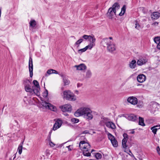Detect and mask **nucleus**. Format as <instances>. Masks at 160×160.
<instances>
[{
    "label": "nucleus",
    "instance_id": "nucleus-1",
    "mask_svg": "<svg viewBox=\"0 0 160 160\" xmlns=\"http://www.w3.org/2000/svg\"><path fill=\"white\" fill-rule=\"evenodd\" d=\"M63 98H65L71 101H74L76 98L75 96L72 92L68 90L63 92Z\"/></svg>",
    "mask_w": 160,
    "mask_h": 160
},
{
    "label": "nucleus",
    "instance_id": "nucleus-2",
    "mask_svg": "<svg viewBox=\"0 0 160 160\" xmlns=\"http://www.w3.org/2000/svg\"><path fill=\"white\" fill-rule=\"evenodd\" d=\"M24 89L25 91L28 92L30 95L36 94L37 96H39L40 95V93L38 92L32 86L31 88L30 85H25Z\"/></svg>",
    "mask_w": 160,
    "mask_h": 160
},
{
    "label": "nucleus",
    "instance_id": "nucleus-3",
    "mask_svg": "<svg viewBox=\"0 0 160 160\" xmlns=\"http://www.w3.org/2000/svg\"><path fill=\"white\" fill-rule=\"evenodd\" d=\"M160 104L155 101H152L150 102L149 105V108L152 112H154L158 109V107Z\"/></svg>",
    "mask_w": 160,
    "mask_h": 160
},
{
    "label": "nucleus",
    "instance_id": "nucleus-4",
    "mask_svg": "<svg viewBox=\"0 0 160 160\" xmlns=\"http://www.w3.org/2000/svg\"><path fill=\"white\" fill-rule=\"evenodd\" d=\"M41 104L43 107L52 111H56L57 110V108L55 106L45 101H42Z\"/></svg>",
    "mask_w": 160,
    "mask_h": 160
},
{
    "label": "nucleus",
    "instance_id": "nucleus-5",
    "mask_svg": "<svg viewBox=\"0 0 160 160\" xmlns=\"http://www.w3.org/2000/svg\"><path fill=\"white\" fill-rule=\"evenodd\" d=\"M85 114L84 117L88 120H91L93 118V116L91 114L92 111L88 108H86L85 109Z\"/></svg>",
    "mask_w": 160,
    "mask_h": 160
},
{
    "label": "nucleus",
    "instance_id": "nucleus-6",
    "mask_svg": "<svg viewBox=\"0 0 160 160\" xmlns=\"http://www.w3.org/2000/svg\"><path fill=\"white\" fill-rule=\"evenodd\" d=\"M79 147L81 149H90L91 146L89 143L84 140L81 141L79 144Z\"/></svg>",
    "mask_w": 160,
    "mask_h": 160
},
{
    "label": "nucleus",
    "instance_id": "nucleus-7",
    "mask_svg": "<svg viewBox=\"0 0 160 160\" xmlns=\"http://www.w3.org/2000/svg\"><path fill=\"white\" fill-rule=\"evenodd\" d=\"M61 110L63 112H71L72 110V107L70 104H66L60 107Z\"/></svg>",
    "mask_w": 160,
    "mask_h": 160
},
{
    "label": "nucleus",
    "instance_id": "nucleus-8",
    "mask_svg": "<svg viewBox=\"0 0 160 160\" xmlns=\"http://www.w3.org/2000/svg\"><path fill=\"white\" fill-rule=\"evenodd\" d=\"M108 136L113 146L114 147H117L118 146V142L115 139L114 137L110 133L108 134Z\"/></svg>",
    "mask_w": 160,
    "mask_h": 160
},
{
    "label": "nucleus",
    "instance_id": "nucleus-9",
    "mask_svg": "<svg viewBox=\"0 0 160 160\" xmlns=\"http://www.w3.org/2000/svg\"><path fill=\"white\" fill-rule=\"evenodd\" d=\"M125 117L129 120L134 122L138 121V116L137 115L134 114L126 115Z\"/></svg>",
    "mask_w": 160,
    "mask_h": 160
},
{
    "label": "nucleus",
    "instance_id": "nucleus-10",
    "mask_svg": "<svg viewBox=\"0 0 160 160\" xmlns=\"http://www.w3.org/2000/svg\"><path fill=\"white\" fill-rule=\"evenodd\" d=\"M86 108H81L78 109L74 114L76 117H78L82 115H84L85 114V110Z\"/></svg>",
    "mask_w": 160,
    "mask_h": 160
},
{
    "label": "nucleus",
    "instance_id": "nucleus-11",
    "mask_svg": "<svg viewBox=\"0 0 160 160\" xmlns=\"http://www.w3.org/2000/svg\"><path fill=\"white\" fill-rule=\"evenodd\" d=\"M62 120L59 118L58 119L54 124L52 128V130L55 131L59 128L62 125Z\"/></svg>",
    "mask_w": 160,
    "mask_h": 160
},
{
    "label": "nucleus",
    "instance_id": "nucleus-12",
    "mask_svg": "<svg viewBox=\"0 0 160 160\" xmlns=\"http://www.w3.org/2000/svg\"><path fill=\"white\" fill-rule=\"evenodd\" d=\"M128 102L133 105H136L138 103L137 98L133 96L129 97L127 99Z\"/></svg>",
    "mask_w": 160,
    "mask_h": 160
},
{
    "label": "nucleus",
    "instance_id": "nucleus-13",
    "mask_svg": "<svg viewBox=\"0 0 160 160\" xmlns=\"http://www.w3.org/2000/svg\"><path fill=\"white\" fill-rule=\"evenodd\" d=\"M116 11L113 10L111 8H110L108 10L107 15L108 16L109 19H112V17L114 14L116 15Z\"/></svg>",
    "mask_w": 160,
    "mask_h": 160
},
{
    "label": "nucleus",
    "instance_id": "nucleus-14",
    "mask_svg": "<svg viewBox=\"0 0 160 160\" xmlns=\"http://www.w3.org/2000/svg\"><path fill=\"white\" fill-rule=\"evenodd\" d=\"M107 48L108 51L111 52H112L116 50L115 45L111 42L108 45Z\"/></svg>",
    "mask_w": 160,
    "mask_h": 160
},
{
    "label": "nucleus",
    "instance_id": "nucleus-15",
    "mask_svg": "<svg viewBox=\"0 0 160 160\" xmlns=\"http://www.w3.org/2000/svg\"><path fill=\"white\" fill-rule=\"evenodd\" d=\"M34 86H33V87L38 92L40 93V88L38 82L36 80H34L32 82Z\"/></svg>",
    "mask_w": 160,
    "mask_h": 160
},
{
    "label": "nucleus",
    "instance_id": "nucleus-16",
    "mask_svg": "<svg viewBox=\"0 0 160 160\" xmlns=\"http://www.w3.org/2000/svg\"><path fill=\"white\" fill-rule=\"evenodd\" d=\"M148 61L147 59L145 57H142L138 59L137 62V64L138 66H142L145 64Z\"/></svg>",
    "mask_w": 160,
    "mask_h": 160
},
{
    "label": "nucleus",
    "instance_id": "nucleus-17",
    "mask_svg": "<svg viewBox=\"0 0 160 160\" xmlns=\"http://www.w3.org/2000/svg\"><path fill=\"white\" fill-rule=\"evenodd\" d=\"M109 39L107 38L103 39L101 42V44L104 47L108 46L111 42Z\"/></svg>",
    "mask_w": 160,
    "mask_h": 160
},
{
    "label": "nucleus",
    "instance_id": "nucleus-18",
    "mask_svg": "<svg viewBox=\"0 0 160 160\" xmlns=\"http://www.w3.org/2000/svg\"><path fill=\"white\" fill-rule=\"evenodd\" d=\"M146 77L143 74H140L138 75L137 77V80L138 82L142 83L144 82L146 80Z\"/></svg>",
    "mask_w": 160,
    "mask_h": 160
},
{
    "label": "nucleus",
    "instance_id": "nucleus-19",
    "mask_svg": "<svg viewBox=\"0 0 160 160\" xmlns=\"http://www.w3.org/2000/svg\"><path fill=\"white\" fill-rule=\"evenodd\" d=\"M75 67L77 68V69L79 70H83L86 69V66L84 64H81L78 65H75Z\"/></svg>",
    "mask_w": 160,
    "mask_h": 160
},
{
    "label": "nucleus",
    "instance_id": "nucleus-20",
    "mask_svg": "<svg viewBox=\"0 0 160 160\" xmlns=\"http://www.w3.org/2000/svg\"><path fill=\"white\" fill-rule=\"evenodd\" d=\"M151 17L152 19H157L160 17L159 13L158 12H154L152 14Z\"/></svg>",
    "mask_w": 160,
    "mask_h": 160
},
{
    "label": "nucleus",
    "instance_id": "nucleus-21",
    "mask_svg": "<svg viewBox=\"0 0 160 160\" xmlns=\"http://www.w3.org/2000/svg\"><path fill=\"white\" fill-rule=\"evenodd\" d=\"M137 65L136 61L133 59L132 60L129 64V67L132 69H134Z\"/></svg>",
    "mask_w": 160,
    "mask_h": 160
},
{
    "label": "nucleus",
    "instance_id": "nucleus-22",
    "mask_svg": "<svg viewBox=\"0 0 160 160\" xmlns=\"http://www.w3.org/2000/svg\"><path fill=\"white\" fill-rule=\"evenodd\" d=\"M60 76L62 77V78L64 85L69 84L70 83V81L68 79V78L66 77L65 75L62 74L60 75Z\"/></svg>",
    "mask_w": 160,
    "mask_h": 160
},
{
    "label": "nucleus",
    "instance_id": "nucleus-23",
    "mask_svg": "<svg viewBox=\"0 0 160 160\" xmlns=\"http://www.w3.org/2000/svg\"><path fill=\"white\" fill-rule=\"evenodd\" d=\"M29 70H33V66L32 64V59L31 57H30L29 61Z\"/></svg>",
    "mask_w": 160,
    "mask_h": 160
},
{
    "label": "nucleus",
    "instance_id": "nucleus-24",
    "mask_svg": "<svg viewBox=\"0 0 160 160\" xmlns=\"http://www.w3.org/2000/svg\"><path fill=\"white\" fill-rule=\"evenodd\" d=\"M123 136V138L122 140V144L126 143L128 139V135L126 133H124Z\"/></svg>",
    "mask_w": 160,
    "mask_h": 160
},
{
    "label": "nucleus",
    "instance_id": "nucleus-25",
    "mask_svg": "<svg viewBox=\"0 0 160 160\" xmlns=\"http://www.w3.org/2000/svg\"><path fill=\"white\" fill-rule=\"evenodd\" d=\"M138 118H139V125L142 126H145V124L144 123V120L143 118L140 117H139Z\"/></svg>",
    "mask_w": 160,
    "mask_h": 160
},
{
    "label": "nucleus",
    "instance_id": "nucleus-26",
    "mask_svg": "<svg viewBox=\"0 0 160 160\" xmlns=\"http://www.w3.org/2000/svg\"><path fill=\"white\" fill-rule=\"evenodd\" d=\"M88 40L90 42V44H92V45H95V44H94V43L96 41V39L95 38L94 36H90L89 37Z\"/></svg>",
    "mask_w": 160,
    "mask_h": 160
},
{
    "label": "nucleus",
    "instance_id": "nucleus-27",
    "mask_svg": "<svg viewBox=\"0 0 160 160\" xmlns=\"http://www.w3.org/2000/svg\"><path fill=\"white\" fill-rule=\"evenodd\" d=\"M24 141L21 142L20 144L19 145L18 148V153L19 154H21L22 152V146L23 144Z\"/></svg>",
    "mask_w": 160,
    "mask_h": 160
},
{
    "label": "nucleus",
    "instance_id": "nucleus-28",
    "mask_svg": "<svg viewBox=\"0 0 160 160\" xmlns=\"http://www.w3.org/2000/svg\"><path fill=\"white\" fill-rule=\"evenodd\" d=\"M83 151V154L84 156L87 157H89L91 156V153L88 152L89 149H86Z\"/></svg>",
    "mask_w": 160,
    "mask_h": 160
},
{
    "label": "nucleus",
    "instance_id": "nucleus-29",
    "mask_svg": "<svg viewBox=\"0 0 160 160\" xmlns=\"http://www.w3.org/2000/svg\"><path fill=\"white\" fill-rule=\"evenodd\" d=\"M158 127V125H155L151 128V130H152V132L154 135L156 134L158 130V129L156 128Z\"/></svg>",
    "mask_w": 160,
    "mask_h": 160
},
{
    "label": "nucleus",
    "instance_id": "nucleus-30",
    "mask_svg": "<svg viewBox=\"0 0 160 160\" xmlns=\"http://www.w3.org/2000/svg\"><path fill=\"white\" fill-rule=\"evenodd\" d=\"M30 27L32 28H34L36 25V22L34 20H31L30 21L29 23Z\"/></svg>",
    "mask_w": 160,
    "mask_h": 160
},
{
    "label": "nucleus",
    "instance_id": "nucleus-31",
    "mask_svg": "<svg viewBox=\"0 0 160 160\" xmlns=\"http://www.w3.org/2000/svg\"><path fill=\"white\" fill-rule=\"evenodd\" d=\"M113 9L116 10L119 9L120 8V6L118 2L115 3L112 6V7H111Z\"/></svg>",
    "mask_w": 160,
    "mask_h": 160
},
{
    "label": "nucleus",
    "instance_id": "nucleus-32",
    "mask_svg": "<svg viewBox=\"0 0 160 160\" xmlns=\"http://www.w3.org/2000/svg\"><path fill=\"white\" fill-rule=\"evenodd\" d=\"M94 156L97 159H101L102 158V156L101 153L98 152H96L93 153Z\"/></svg>",
    "mask_w": 160,
    "mask_h": 160
},
{
    "label": "nucleus",
    "instance_id": "nucleus-33",
    "mask_svg": "<svg viewBox=\"0 0 160 160\" xmlns=\"http://www.w3.org/2000/svg\"><path fill=\"white\" fill-rule=\"evenodd\" d=\"M83 41V39H80L78 40L75 43L74 45H78L77 47H78L80 44Z\"/></svg>",
    "mask_w": 160,
    "mask_h": 160
},
{
    "label": "nucleus",
    "instance_id": "nucleus-34",
    "mask_svg": "<svg viewBox=\"0 0 160 160\" xmlns=\"http://www.w3.org/2000/svg\"><path fill=\"white\" fill-rule=\"evenodd\" d=\"M153 40L155 42L158 44L160 42V37H156L154 38Z\"/></svg>",
    "mask_w": 160,
    "mask_h": 160
},
{
    "label": "nucleus",
    "instance_id": "nucleus-35",
    "mask_svg": "<svg viewBox=\"0 0 160 160\" xmlns=\"http://www.w3.org/2000/svg\"><path fill=\"white\" fill-rule=\"evenodd\" d=\"M137 104V107L139 108H142L143 106V102L140 101H138V103Z\"/></svg>",
    "mask_w": 160,
    "mask_h": 160
},
{
    "label": "nucleus",
    "instance_id": "nucleus-36",
    "mask_svg": "<svg viewBox=\"0 0 160 160\" xmlns=\"http://www.w3.org/2000/svg\"><path fill=\"white\" fill-rule=\"evenodd\" d=\"M71 121L73 123H76L78 122L79 120L78 119L73 118L71 119Z\"/></svg>",
    "mask_w": 160,
    "mask_h": 160
},
{
    "label": "nucleus",
    "instance_id": "nucleus-37",
    "mask_svg": "<svg viewBox=\"0 0 160 160\" xmlns=\"http://www.w3.org/2000/svg\"><path fill=\"white\" fill-rule=\"evenodd\" d=\"M23 84L25 87V85H30L31 84V82L29 80L27 79L23 81Z\"/></svg>",
    "mask_w": 160,
    "mask_h": 160
},
{
    "label": "nucleus",
    "instance_id": "nucleus-38",
    "mask_svg": "<svg viewBox=\"0 0 160 160\" xmlns=\"http://www.w3.org/2000/svg\"><path fill=\"white\" fill-rule=\"evenodd\" d=\"M94 45H92V44H89L88 45L86 46L85 48L86 49V50L88 49H91L92 47L94 46Z\"/></svg>",
    "mask_w": 160,
    "mask_h": 160
},
{
    "label": "nucleus",
    "instance_id": "nucleus-39",
    "mask_svg": "<svg viewBox=\"0 0 160 160\" xmlns=\"http://www.w3.org/2000/svg\"><path fill=\"white\" fill-rule=\"evenodd\" d=\"M92 75V73L91 72V71L90 70H88L86 74V77L87 78H90Z\"/></svg>",
    "mask_w": 160,
    "mask_h": 160
},
{
    "label": "nucleus",
    "instance_id": "nucleus-40",
    "mask_svg": "<svg viewBox=\"0 0 160 160\" xmlns=\"http://www.w3.org/2000/svg\"><path fill=\"white\" fill-rule=\"evenodd\" d=\"M135 28L138 30H139L140 27L139 24L138 22L137 21H136Z\"/></svg>",
    "mask_w": 160,
    "mask_h": 160
},
{
    "label": "nucleus",
    "instance_id": "nucleus-41",
    "mask_svg": "<svg viewBox=\"0 0 160 160\" xmlns=\"http://www.w3.org/2000/svg\"><path fill=\"white\" fill-rule=\"evenodd\" d=\"M86 51V50L85 48H83L78 50V52L80 54H81L82 53L85 52Z\"/></svg>",
    "mask_w": 160,
    "mask_h": 160
},
{
    "label": "nucleus",
    "instance_id": "nucleus-42",
    "mask_svg": "<svg viewBox=\"0 0 160 160\" xmlns=\"http://www.w3.org/2000/svg\"><path fill=\"white\" fill-rule=\"evenodd\" d=\"M90 36V35H84L82 36V38H83L84 39L87 40L88 39V40L89 39V38Z\"/></svg>",
    "mask_w": 160,
    "mask_h": 160
},
{
    "label": "nucleus",
    "instance_id": "nucleus-43",
    "mask_svg": "<svg viewBox=\"0 0 160 160\" xmlns=\"http://www.w3.org/2000/svg\"><path fill=\"white\" fill-rule=\"evenodd\" d=\"M126 6L125 5H124L121 8V12H122L123 13H124L126 11Z\"/></svg>",
    "mask_w": 160,
    "mask_h": 160
},
{
    "label": "nucleus",
    "instance_id": "nucleus-44",
    "mask_svg": "<svg viewBox=\"0 0 160 160\" xmlns=\"http://www.w3.org/2000/svg\"><path fill=\"white\" fill-rule=\"evenodd\" d=\"M111 122H105V124L106 126L108 128H110L111 124Z\"/></svg>",
    "mask_w": 160,
    "mask_h": 160
},
{
    "label": "nucleus",
    "instance_id": "nucleus-45",
    "mask_svg": "<svg viewBox=\"0 0 160 160\" xmlns=\"http://www.w3.org/2000/svg\"><path fill=\"white\" fill-rule=\"evenodd\" d=\"M53 71H54V69H50L48 70L47 71V73L49 75H50L52 73H53Z\"/></svg>",
    "mask_w": 160,
    "mask_h": 160
},
{
    "label": "nucleus",
    "instance_id": "nucleus-46",
    "mask_svg": "<svg viewBox=\"0 0 160 160\" xmlns=\"http://www.w3.org/2000/svg\"><path fill=\"white\" fill-rule=\"evenodd\" d=\"M111 123V126L110 127V128H111L113 129L115 128L116 126L115 124L114 123H113L112 122Z\"/></svg>",
    "mask_w": 160,
    "mask_h": 160
},
{
    "label": "nucleus",
    "instance_id": "nucleus-47",
    "mask_svg": "<svg viewBox=\"0 0 160 160\" xmlns=\"http://www.w3.org/2000/svg\"><path fill=\"white\" fill-rule=\"evenodd\" d=\"M122 147L126 149L128 148V146L126 144V143L122 144Z\"/></svg>",
    "mask_w": 160,
    "mask_h": 160
},
{
    "label": "nucleus",
    "instance_id": "nucleus-48",
    "mask_svg": "<svg viewBox=\"0 0 160 160\" xmlns=\"http://www.w3.org/2000/svg\"><path fill=\"white\" fill-rule=\"evenodd\" d=\"M156 150L158 154L160 156V148L159 146H158L156 148Z\"/></svg>",
    "mask_w": 160,
    "mask_h": 160
},
{
    "label": "nucleus",
    "instance_id": "nucleus-49",
    "mask_svg": "<svg viewBox=\"0 0 160 160\" xmlns=\"http://www.w3.org/2000/svg\"><path fill=\"white\" fill-rule=\"evenodd\" d=\"M49 143L50 146L52 147L54 146L55 145V144H54L51 141H49Z\"/></svg>",
    "mask_w": 160,
    "mask_h": 160
},
{
    "label": "nucleus",
    "instance_id": "nucleus-50",
    "mask_svg": "<svg viewBox=\"0 0 160 160\" xmlns=\"http://www.w3.org/2000/svg\"><path fill=\"white\" fill-rule=\"evenodd\" d=\"M30 72V77L32 78L33 76V70H29Z\"/></svg>",
    "mask_w": 160,
    "mask_h": 160
},
{
    "label": "nucleus",
    "instance_id": "nucleus-51",
    "mask_svg": "<svg viewBox=\"0 0 160 160\" xmlns=\"http://www.w3.org/2000/svg\"><path fill=\"white\" fill-rule=\"evenodd\" d=\"M141 9L142 11V12H143L144 13H146V11H145V8H144V7H140V8Z\"/></svg>",
    "mask_w": 160,
    "mask_h": 160
},
{
    "label": "nucleus",
    "instance_id": "nucleus-52",
    "mask_svg": "<svg viewBox=\"0 0 160 160\" xmlns=\"http://www.w3.org/2000/svg\"><path fill=\"white\" fill-rule=\"evenodd\" d=\"M48 93H46V92H44L43 93V97L45 98L47 97L48 95Z\"/></svg>",
    "mask_w": 160,
    "mask_h": 160
},
{
    "label": "nucleus",
    "instance_id": "nucleus-53",
    "mask_svg": "<svg viewBox=\"0 0 160 160\" xmlns=\"http://www.w3.org/2000/svg\"><path fill=\"white\" fill-rule=\"evenodd\" d=\"M129 152L130 153V154H129V155L131 156V157H134L135 158V157L133 155V154L132 153V152H131V151L130 150H129Z\"/></svg>",
    "mask_w": 160,
    "mask_h": 160
},
{
    "label": "nucleus",
    "instance_id": "nucleus-54",
    "mask_svg": "<svg viewBox=\"0 0 160 160\" xmlns=\"http://www.w3.org/2000/svg\"><path fill=\"white\" fill-rule=\"evenodd\" d=\"M89 133V132L88 131V130H85V131H84L82 133V134H88V133Z\"/></svg>",
    "mask_w": 160,
    "mask_h": 160
},
{
    "label": "nucleus",
    "instance_id": "nucleus-55",
    "mask_svg": "<svg viewBox=\"0 0 160 160\" xmlns=\"http://www.w3.org/2000/svg\"><path fill=\"white\" fill-rule=\"evenodd\" d=\"M157 47L158 49L160 50V42L157 45Z\"/></svg>",
    "mask_w": 160,
    "mask_h": 160
},
{
    "label": "nucleus",
    "instance_id": "nucleus-56",
    "mask_svg": "<svg viewBox=\"0 0 160 160\" xmlns=\"http://www.w3.org/2000/svg\"><path fill=\"white\" fill-rule=\"evenodd\" d=\"M71 145H69L68 146H67L66 147L68 148V150L69 151H71L72 149L70 148Z\"/></svg>",
    "mask_w": 160,
    "mask_h": 160
},
{
    "label": "nucleus",
    "instance_id": "nucleus-57",
    "mask_svg": "<svg viewBox=\"0 0 160 160\" xmlns=\"http://www.w3.org/2000/svg\"><path fill=\"white\" fill-rule=\"evenodd\" d=\"M124 13L121 11V12L119 13V15L120 16H122L124 15Z\"/></svg>",
    "mask_w": 160,
    "mask_h": 160
},
{
    "label": "nucleus",
    "instance_id": "nucleus-58",
    "mask_svg": "<svg viewBox=\"0 0 160 160\" xmlns=\"http://www.w3.org/2000/svg\"><path fill=\"white\" fill-rule=\"evenodd\" d=\"M48 140L49 141H51V136L48 135Z\"/></svg>",
    "mask_w": 160,
    "mask_h": 160
},
{
    "label": "nucleus",
    "instance_id": "nucleus-59",
    "mask_svg": "<svg viewBox=\"0 0 160 160\" xmlns=\"http://www.w3.org/2000/svg\"><path fill=\"white\" fill-rule=\"evenodd\" d=\"M53 73H55V74H58V72L56 70H54V71H53Z\"/></svg>",
    "mask_w": 160,
    "mask_h": 160
},
{
    "label": "nucleus",
    "instance_id": "nucleus-60",
    "mask_svg": "<svg viewBox=\"0 0 160 160\" xmlns=\"http://www.w3.org/2000/svg\"><path fill=\"white\" fill-rule=\"evenodd\" d=\"M52 130H51L49 133L48 135L49 136H51V133H52Z\"/></svg>",
    "mask_w": 160,
    "mask_h": 160
},
{
    "label": "nucleus",
    "instance_id": "nucleus-61",
    "mask_svg": "<svg viewBox=\"0 0 160 160\" xmlns=\"http://www.w3.org/2000/svg\"><path fill=\"white\" fill-rule=\"evenodd\" d=\"M80 139L81 140H82L83 139H85V137L82 136L81 137Z\"/></svg>",
    "mask_w": 160,
    "mask_h": 160
},
{
    "label": "nucleus",
    "instance_id": "nucleus-62",
    "mask_svg": "<svg viewBox=\"0 0 160 160\" xmlns=\"http://www.w3.org/2000/svg\"><path fill=\"white\" fill-rule=\"evenodd\" d=\"M82 85V84H79V83H78V84H77V87H80Z\"/></svg>",
    "mask_w": 160,
    "mask_h": 160
},
{
    "label": "nucleus",
    "instance_id": "nucleus-63",
    "mask_svg": "<svg viewBox=\"0 0 160 160\" xmlns=\"http://www.w3.org/2000/svg\"><path fill=\"white\" fill-rule=\"evenodd\" d=\"M134 133H135V131H133V130H132V131L130 133V134H134Z\"/></svg>",
    "mask_w": 160,
    "mask_h": 160
},
{
    "label": "nucleus",
    "instance_id": "nucleus-64",
    "mask_svg": "<svg viewBox=\"0 0 160 160\" xmlns=\"http://www.w3.org/2000/svg\"><path fill=\"white\" fill-rule=\"evenodd\" d=\"M46 92V93H47H47H48V90H47V89H45V92Z\"/></svg>",
    "mask_w": 160,
    "mask_h": 160
}]
</instances>
